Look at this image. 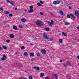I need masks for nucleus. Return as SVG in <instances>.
Segmentation results:
<instances>
[{"label": "nucleus", "mask_w": 79, "mask_h": 79, "mask_svg": "<svg viewBox=\"0 0 79 79\" xmlns=\"http://www.w3.org/2000/svg\"><path fill=\"white\" fill-rule=\"evenodd\" d=\"M43 37L44 39H50V37H48V36H47V33H43Z\"/></svg>", "instance_id": "nucleus-1"}, {"label": "nucleus", "mask_w": 79, "mask_h": 79, "mask_svg": "<svg viewBox=\"0 0 79 79\" xmlns=\"http://www.w3.org/2000/svg\"><path fill=\"white\" fill-rule=\"evenodd\" d=\"M36 24L38 26H42L44 24V22L42 21H37L36 22Z\"/></svg>", "instance_id": "nucleus-2"}, {"label": "nucleus", "mask_w": 79, "mask_h": 79, "mask_svg": "<svg viewBox=\"0 0 79 79\" xmlns=\"http://www.w3.org/2000/svg\"><path fill=\"white\" fill-rule=\"evenodd\" d=\"M41 52L42 54H43V55H45V54H46V50H45L44 49H42Z\"/></svg>", "instance_id": "nucleus-3"}, {"label": "nucleus", "mask_w": 79, "mask_h": 79, "mask_svg": "<svg viewBox=\"0 0 79 79\" xmlns=\"http://www.w3.org/2000/svg\"><path fill=\"white\" fill-rule=\"evenodd\" d=\"M60 2H61L60 0L58 2L57 1H54L53 2V3L54 5H57V4H59L60 3Z\"/></svg>", "instance_id": "nucleus-4"}, {"label": "nucleus", "mask_w": 79, "mask_h": 79, "mask_svg": "<svg viewBox=\"0 0 79 79\" xmlns=\"http://www.w3.org/2000/svg\"><path fill=\"white\" fill-rule=\"evenodd\" d=\"M75 15H76V16H79V11H75Z\"/></svg>", "instance_id": "nucleus-5"}, {"label": "nucleus", "mask_w": 79, "mask_h": 79, "mask_svg": "<svg viewBox=\"0 0 79 79\" xmlns=\"http://www.w3.org/2000/svg\"><path fill=\"white\" fill-rule=\"evenodd\" d=\"M70 15L71 16V19H75L76 18V17H75L72 14H70Z\"/></svg>", "instance_id": "nucleus-6"}, {"label": "nucleus", "mask_w": 79, "mask_h": 79, "mask_svg": "<svg viewBox=\"0 0 79 79\" xmlns=\"http://www.w3.org/2000/svg\"><path fill=\"white\" fill-rule=\"evenodd\" d=\"M48 24L51 27H52V26H53V23H51L50 22H48Z\"/></svg>", "instance_id": "nucleus-7"}, {"label": "nucleus", "mask_w": 79, "mask_h": 79, "mask_svg": "<svg viewBox=\"0 0 79 79\" xmlns=\"http://www.w3.org/2000/svg\"><path fill=\"white\" fill-rule=\"evenodd\" d=\"M27 19H26L25 18H23V19H21V21H22V22H25V21H26Z\"/></svg>", "instance_id": "nucleus-8"}, {"label": "nucleus", "mask_w": 79, "mask_h": 79, "mask_svg": "<svg viewBox=\"0 0 79 79\" xmlns=\"http://www.w3.org/2000/svg\"><path fill=\"white\" fill-rule=\"evenodd\" d=\"M53 79H57V75H56V74H55L54 75Z\"/></svg>", "instance_id": "nucleus-9"}, {"label": "nucleus", "mask_w": 79, "mask_h": 79, "mask_svg": "<svg viewBox=\"0 0 79 79\" xmlns=\"http://www.w3.org/2000/svg\"><path fill=\"white\" fill-rule=\"evenodd\" d=\"M33 11H34V9H30V10H29L28 11V13H32Z\"/></svg>", "instance_id": "nucleus-10"}, {"label": "nucleus", "mask_w": 79, "mask_h": 79, "mask_svg": "<svg viewBox=\"0 0 79 79\" xmlns=\"http://www.w3.org/2000/svg\"><path fill=\"white\" fill-rule=\"evenodd\" d=\"M40 77H44V76H45V74H44V73H40Z\"/></svg>", "instance_id": "nucleus-11"}, {"label": "nucleus", "mask_w": 79, "mask_h": 79, "mask_svg": "<svg viewBox=\"0 0 79 79\" xmlns=\"http://www.w3.org/2000/svg\"><path fill=\"white\" fill-rule=\"evenodd\" d=\"M30 56H34V53H30Z\"/></svg>", "instance_id": "nucleus-12"}, {"label": "nucleus", "mask_w": 79, "mask_h": 79, "mask_svg": "<svg viewBox=\"0 0 79 79\" xmlns=\"http://www.w3.org/2000/svg\"><path fill=\"white\" fill-rule=\"evenodd\" d=\"M23 55L24 56H28V53L26 52L24 53Z\"/></svg>", "instance_id": "nucleus-13"}, {"label": "nucleus", "mask_w": 79, "mask_h": 79, "mask_svg": "<svg viewBox=\"0 0 79 79\" xmlns=\"http://www.w3.org/2000/svg\"><path fill=\"white\" fill-rule=\"evenodd\" d=\"M59 13H60V14H61L62 15H64V14L63 13V12L61 10H59Z\"/></svg>", "instance_id": "nucleus-14"}, {"label": "nucleus", "mask_w": 79, "mask_h": 79, "mask_svg": "<svg viewBox=\"0 0 79 79\" xmlns=\"http://www.w3.org/2000/svg\"><path fill=\"white\" fill-rule=\"evenodd\" d=\"M62 34L65 36H67V34L64 32H62Z\"/></svg>", "instance_id": "nucleus-15"}, {"label": "nucleus", "mask_w": 79, "mask_h": 79, "mask_svg": "<svg viewBox=\"0 0 79 79\" xmlns=\"http://www.w3.org/2000/svg\"><path fill=\"white\" fill-rule=\"evenodd\" d=\"M13 28L15 30H16V29H17V27H16V26H13Z\"/></svg>", "instance_id": "nucleus-16"}, {"label": "nucleus", "mask_w": 79, "mask_h": 79, "mask_svg": "<svg viewBox=\"0 0 79 79\" xmlns=\"http://www.w3.org/2000/svg\"><path fill=\"white\" fill-rule=\"evenodd\" d=\"M10 37L11 39H13V38H14V35L13 34H11L10 35Z\"/></svg>", "instance_id": "nucleus-17"}, {"label": "nucleus", "mask_w": 79, "mask_h": 79, "mask_svg": "<svg viewBox=\"0 0 79 79\" xmlns=\"http://www.w3.org/2000/svg\"><path fill=\"white\" fill-rule=\"evenodd\" d=\"M66 64L67 65H68V66H70V65H71V63L69 61L67 62Z\"/></svg>", "instance_id": "nucleus-18"}, {"label": "nucleus", "mask_w": 79, "mask_h": 79, "mask_svg": "<svg viewBox=\"0 0 79 79\" xmlns=\"http://www.w3.org/2000/svg\"><path fill=\"white\" fill-rule=\"evenodd\" d=\"M9 3H10V4H11V5H12L13 6H15V4L13 3H12V2H9Z\"/></svg>", "instance_id": "nucleus-19"}, {"label": "nucleus", "mask_w": 79, "mask_h": 79, "mask_svg": "<svg viewBox=\"0 0 79 79\" xmlns=\"http://www.w3.org/2000/svg\"><path fill=\"white\" fill-rule=\"evenodd\" d=\"M10 13L8 11H6L5 13L6 15H9V14H10Z\"/></svg>", "instance_id": "nucleus-20"}, {"label": "nucleus", "mask_w": 79, "mask_h": 79, "mask_svg": "<svg viewBox=\"0 0 79 79\" xmlns=\"http://www.w3.org/2000/svg\"><path fill=\"white\" fill-rule=\"evenodd\" d=\"M46 31H50V28H46L45 29Z\"/></svg>", "instance_id": "nucleus-21"}, {"label": "nucleus", "mask_w": 79, "mask_h": 79, "mask_svg": "<svg viewBox=\"0 0 79 79\" xmlns=\"http://www.w3.org/2000/svg\"><path fill=\"white\" fill-rule=\"evenodd\" d=\"M20 48L22 50H24L25 49V47L23 46L21 47Z\"/></svg>", "instance_id": "nucleus-22"}, {"label": "nucleus", "mask_w": 79, "mask_h": 79, "mask_svg": "<svg viewBox=\"0 0 79 79\" xmlns=\"http://www.w3.org/2000/svg\"><path fill=\"white\" fill-rule=\"evenodd\" d=\"M67 18H71V15H69V14H68L67 15Z\"/></svg>", "instance_id": "nucleus-23"}, {"label": "nucleus", "mask_w": 79, "mask_h": 79, "mask_svg": "<svg viewBox=\"0 0 79 79\" xmlns=\"http://www.w3.org/2000/svg\"><path fill=\"white\" fill-rule=\"evenodd\" d=\"M37 5H38V6H41V4H40L39 2H38L37 3Z\"/></svg>", "instance_id": "nucleus-24"}, {"label": "nucleus", "mask_w": 79, "mask_h": 79, "mask_svg": "<svg viewBox=\"0 0 79 79\" xmlns=\"http://www.w3.org/2000/svg\"><path fill=\"white\" fill-rule=\"evenodd\" d=\"M59 42L60 43H62L63 42V39H60L59 40Z\"/></svg>", "instance_id": "nucleus-25"}, {"label": "nucleus", "mask_w": 79, "mask_h": 79, "mask_svg": "<svg viewBox=\"0 0 79 79\" xmlns=\"http://www.w3.org/2000/svg\"><path fill=\"white\" fill-rule=\"evenodd\" d=\"M69 23H65V25H66L67 26H68V25H69Z\"/></svg>", "instance_id": "nucleus-26"}, {"label": "nucleus", "mask_w": 79, "mask_h": 79, "mask_svg": "<svg viewBox=\"0 0 79 79\" xmlns=\"http://www.w3.org/2000/svg\"><path fill=\"white\" fill-rule=\"evenodd\" d=\"M3 48H4V49H5V50H6V49H7V48L6 46H3Z\"/></svg>", "instance_id": "nucleus-27"}, {"label": "nucleus", "mask_w": 79, "mask_h": 79, "mask_svg": "<svg viewBox=\"0 0 79 79\" xmlns=\"http://www.w3.org/2000/svg\"><path fill=\"white\" fill-rule=\"evenodd\" d=\"M2 56H3V58H6V56L5 55V54H3Z\"/></svg>", "instance_id": "nucleus-28"}, {"label": "nucleus", "mask_w": 79, "mask_h": 79, "mask_svg": "<svg viewBox=\"0 0 79 79\" xmlns=\"http://www.w3.org/2000/svg\"><path fill=\"white\" fill-rule=\"evenodd\" d=\"M19 27L20 28H21V29L23 28V26L22 25H19Z\"/></svg>", "instance_id": "nucleus-29"}, {"label": "nucleus", "mask_w": 79, "mask_h": 79, "mask_svg": "<svg viewBox=\"0 0 79 79\" xmlns=\"http://www.w3.org/2000/svg\"><path fill=\"white\" fill-rule=\"evenodd\" d=\"M2 60H6V59L4 58V57H2L1 58Z\"/></svg>", "instance_id": "nucleus-30"}, {"label": "nucleus", "mask_w": 79, "mask_h": 79, "mask_svg": "<svg viewBox=\"0 0 79 79\" xmlns=\"http://www.w3.org/2000/svg\"><path fill=\"white\" fill-rule=\"evenodd\" d=\"M36 55H37V56H40V55L38 53H36Z\"/></svg>", "instance_id": "nucleus-31"}, {"label": "nucleus", "mask_w": 79, "mask_h": 79, "mask_svg": "<svg viewBox=\"0 0 79 79\" xmlns=\"http://www.w3.org/2000/svg\"><path fill=\"white\" fill-rule=\"evenodd\" d=\"M6 42L7 43H9L10 42V40H6Z\"/></svg>", "instance_id": "nucleus-32"}, {"label": "nucleus", "mask_w": 79, "mask_h": 79, "mask_svg": "<svg viewBox=\"0 0 79 79\" xmlns=\"http://www.w3.org/2000/svg\"><path fill=\"white\" fill-rule=\"evenodd\" d=\"M13 16V15L11 14H9V16L10 17H11V16Z\"/></svg>", "instance_id": "nucleus-33"}, {"label": "nucleus", "mask_w": 79, "mask_h": 79, "mask_svg": "<svg viewBox=\"0 0 79 79\" xmlns=\"http://www.w3.org/2000/svg\"><path fill=\"white\" fill-rule=\"evenodd\" d=\"M40 15H44V14L43 13V12H40Z\"/></svg>", "instance_id": "nucleus-34"}, {"label": "nucleus", "mask_w": 79, "mask_h": 79, "mask_svg": "<svg viewBox=\"0 0 79 79\" xmlns=\"http://www.w3.org/2000/svg\"><path fill=\"white\" fill-rule=\"evenodd\" d=\"M67 65V64H64V66H65V67H66Z\"/></svg>", "instance_id": "nucleus-35"}, {"label": "nucleus", "mask_w": 79, "mask_h": 79, "mask_svg": "<svg viewBox=\"0 0 79 79\" xmlns=\"http://www.w3.org/2000/svg\"><path fill=\"white\" fill-rule=\"evenodd\" d=\"M33 68L34 69H37V67H36L35 66H34L33 67Z\"/></svg>", "instance_id": "nucleus-36"}, {"label": "nucleus", "mask_w": 79, "mask_h": 79, "mask_svg": "<svg viewBox=\"0 0 79 79\" xmlns=\"http://www.w3.org/2000/svg\"><path fill=\"white\" fill-rule=\"evenodd\" d=\"M30 9H32V8H33V6H30Z\"/></svg>", "instance_id": "nucleus-37"}, {"label": "nucleus", "mask_w": 79, "mask_h": 79, "mask_svg": "<svg viewBox=\"0 0 79 79\" xmlns=\"http://www.w3.org/2000/svg\"><path fill=\"white\" fill-rule=\"evenodd\" d=\"M36 69H37V70H40V68L37 67L36 68Z\"/></svg>", "instance_id": "nucleus-38"}, {"label": "nucleus", "mask_w": 79, "mask_h": 79, "mask_svg": "<svg viewBox=\"0 0 79 79\" xmlns=\"http://www.w3.org/2000/svg\"><path fill=\"white\" fill-rule=\"evenodd\" d=\"M29 79H32L33 78H32V76H30L29 77Z\"/></svg>", "instance_id": "nucleus-39"}, {"label": "nucleus", "mask_w": 79, "mask_h": 79, "mask_svg": "<svg viewBox=\"0 0 79 79\" xmlns=\"http://www.w3.org/2000/svg\"><path fill=\"white\" fill-rule=\"evenodd\" d=\"M51 23H52L53 24L54 23V21H53V20H51Z\"/></svg>", "instance_id": "nucleus-40"}, {"label": "nucleus", "mask_w": 79, "mask_h": 79, "mask_svg": "<svg viewBox=\"0 0 79 79\" xmlns=\"http://www.w3.org/2000/svg\"><path fill=\"white\" fill-rule=\"evenodd\" d=\"M40 3H41V4H43V2H42L41 1H40Z\"/></svg>", "instance_id": "nucleus-41"}, {"label": "nucleus", "mask_w": 79, "mask_h": 79, "mask_svg": "<svg viewBox=\"0 0 79 79\" xmlns=\"http://www.w3.org/2000/svg\"><path fill=\"white\" fill-rule=\"evenodd\" d=\"M50 40H53V38H50Z\"/></svg>", "instance_id": "nucleus-42"}, {"label": "nucleus", "mask_w": 79, "mask_h": 79, "mask_svg": "<svg viewBox=\"0 0 79 79\" xmlns=\"http://www.w3.org/2000/svg\"><path fill=\"white\" fill-rule=\"evenodd\" d=\"M0 10H1V11H3V9L2 8H0Z\"/></svg>", "instance_id": "nucleus-43"}, {"label": "nucleus", "mask_w": 79, "mask_h": 79, "mask_svg": "<svg viewBox=\"0 0 79 79\" xmlns=\"http://www.w3.org/2000/svg\"><path fill=\"white\" fill-rule=\"evenodd\" d=\"M3 50V49L1 47V46H0V50Z\"/></svg>", "instance_id": "nucleus-44"}, {"label": "nucleus", "mask_w": 79, "mask_h": 79, "mask_svg": "<svg viewBox=\"0 0 79 79\" xmlns=\"http://www.w3.org/2000/svg\"><path fill=\"white\" fill-rule=\"evenodd\" d=\"M45 79H49L48 77H45Z\"/></svg>", "instance_id": "nucleus-45"}, {"label": "nucleus", "mask_w": 79, "mask_h": 79, "mask_svg": "<svg viewBox=\"0 0 79 79\" xmlns=\"http://www.w3.org/2000/svg\"><path fill=\"white\" fill-rule=\"evenodd\" d=\"M77 58L78 59H79V56H77Z\"/></svg>", "instance_id": "nucleus-46"}, {"label": "nucleus", "mask_w": 79, "mask_h": 79, "mask_svg": "<svg viewBox=\"0 0 79 79\" xmlns=\"http://www.w3.org/2000/svg\"><path fill=\"white\" fill-rule=\"evenodd\" d=\"M60 63H62V60H60Z\"/></svg>", "instance_id": "nucleus-47"}, {"label": "nucleus", "mask_w": 79, "mask_h": 79, "mask_svg": "<svg viewBox=\"0 0 79 79\" xmlns=\"http://www.w3.org/2000/svg\"><path fill=\"white\" fill-rule=\"evenodd\" d=\"M69 9H71V6H69Z\"/></svg>", "instance_id": "nucleus-48"}, {"label": "nucleus", "mask_w": 79, "mask_h": 79, "mask_svg": "<svg viewBox=\"0 0 79 79\" xmlns=\"http://www.w3.org/2000/svg\"><path fill=\"white\" fill-rule=\"evenodd\" d=\"M31 60H32V61H33L34 60V58H32L31 59Z\"/></svg>", "instance_id": "nucleus-49"}, {"label": "nucleus", "mask_w": 79, "mask_h": 79, "mask_svg": "<svg viewBox=\"0 0 79 79\" xmlns=\"http://www.w3.org/2000/svg\"><path fill=\"white\" fill-rule=\"evenodd\" d=\"M15 10H17V8L16 7L15 8Z\"/></svg>", "instance_id": "nucleus-50"}, {"label": "nucleus", "mask_w": 79, "mask_h": 79, "mask_svg": "<svg viewBox=\"0 0 79 79\" xmlns=\"http://www.w3.org/2000/svg\"><path fill=\"white\" fill-rule=\"evenodd\" d=\"M7 2H8L9 3V2H10V1H9V0H6Z\"/></svg>", "instance_id": "nucleus-51"}, {"label": "nucleus", "mask_w": 79, "mask_h": 79, "mask_svg": "<svg viewBox=\"0 0 79 79\" xmlns=\"http://www.w3.org/2000/svg\"><path fill=\"white\" fill-rule=\"evenodd\" d=\"M18 52H15V54H18Z\"/></svg>", "instance_id": "nucleus-52"}, {"label": "nucleus", "mask_w": 79, "mask_h": 79, "mask_svg": "<svg viewBox=\"0 0 79 79\" xmlns=\"http://www.w3.org/2000/svg\"><path fill=\"white\" fill-rule=\"evenodd\" d=\"M24 11H26H26H27V10L25 9V10H24Z\"/></svg>", "instance_id": "nucleus-53"}, {"label": "nucleus", "mask_w": 79, "mask_h": 79, "mask_svg": "<svg viewBox=\"0 0 79 79\" xmlns=\"http://www.w3.org/2000/svg\"><path fill=\"white\" fill-rule=\"evenodd\" d=\"M7 27H9V25H7Z\"/></svg>", "instance_id": "nucleus-54"}, {"label": "nucleus", "mask_w": 79, "mask_h": 79, "mask_svg": "<svg viewBox=\"0 0 79 79\" xmlns=\"http://www.w3.org/2000/svg\"><path fill=\"white\" fill-rule=\"evenodd\" d=\"M63 22H64V23H65V21H63Z\"/></svg>", "instance_id": "nucleus-55"}, {"label": "nucleus", "mask_w": 79, "mask_h": 79, "mask_svg": "<svg viewBox=\"0 0 79 79\" xmlns=\"http://www.w3.org/2000/svg\"><path fill=\"white\" fill-rule=\"evenodd\" d=\"M30 45H32V44H30Z\"/></svg>", "instance_id": "nucleus-56"}, {"label": "nucleus", "mask_w": 79, "mask_h": 79, "mask_svg": "<svg viewBox=\"0 0 79 79\" xmlns=\"http://www.w3.org/2000/svg\"><path fill=\"white\" fill-rule=\"evenodd\" d=\"M56 0V1H58V0Z\"/></svg>", "instance_id": "nucleus-57"}, {"label": "nucleus", "mask_w": 79, "mask_h": 79, "mask_svg": "<svg viewBox=\"0 0 79 79\" xmlns=\"http://www.w3.org/2000/svg\"><path fill=\"white\" fill-rule=\"evenodd\" d=\"M78 10H79V8H78Z\"/></svg>", "instance_id": "nucleus-58"}]
</instances>
